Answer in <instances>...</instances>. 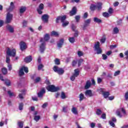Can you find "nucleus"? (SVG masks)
Wrapping results in <instances>:
<instances>
[{
	"mask_svg": "<svg viewBox=\"0 0 128 128\" xmlns=\"http://www.w3.org/2000/svg\"><path fill=\"white\" fill-rule=\"evenodd\" d=\"M44 50H46V42H42L40 45V51L41 54H44Z\"/></svg>",
	"mask_w": 128,
	"mask_h": 128,
	"instance_id": "nucleus-10",
	"label": "nucleus"
},
{
	"mask_svg": "<svg viewBox=\"0 0 128 128\" xmlns=\"http://www.w3.org/2000/svg\"><path fill=\"white\" fill-rule=\"evenodd\" d=\"M40 120V116L36 115L34 116V120H36V122H38Z\"/></svg>",
	"mask_w": 128,
	"mask_h": 128,
	"instance_id": "nucleus-31",
	"label": "nucleus"
},
{
	"mask_svg": "<svg viewBox=\"0 0 128 128\" xmlns=\"http://www.w3.org/2000/svg\"><path fill=\"white\" fill-rule=\"evenodd\" d=\"M108 14H114V9L112 8H110L108 10Z\"/></svg>",
	"mask_w": 128,
	"mask_h": 128,
	"instance_id": "nucleus-47",
	"label": "nucleus"
},
{
	"mask_svg": "<svg viewBox=\"0 0 128 128\" xmlns=\"http://www.w3.org/2000/svg\"><path fill=\"white\" fill-rule=\"evenodd\" d=\"M38 8H39L40 10H44V4H40Z\"/></svg>",
	"mask_w": 128,
	"mask_h": 128,
	"instance_id": "nucleus-58",
	"label": "nucleus"
},
{
	"mask_svg": "<svg viewBox=\"0 0 128 128\" xmlns=\"http://www.w3.org/2000/svg\"><path fill=\"white\" fill-rule=\"evenodd\" d=\"M23 28H26V24H28V22L26 20H24L23 21Z\"/></svg>",
	"mask_w": 128,
	"mask_h": 128,
	"instance_id": "nucleus-59",
	"label": "nucleus"
},
{
	"mask_svg": "<svg viewBox=\"0 0 128 128\" xmlns=\"http://www.w3.org/2000/svg\"><path fill=\"white\" fill-rule=\"evenodd\" d=\"M90 86H92V83H90V81L87 80L86 82V84L84 86L85 90H88V88H90Z\"/></svg>",
	"mask_w": 128,
	"mask_h": 128,
	"instance_id": "nucleus-19",
	"label": "nucleus"
},
{
	"mask_svg": "<svg viewBox=\"0 0 128 128\" xmlns=\"http://www.w3.org/2000/svg\"><path fill=\"white\" fill-rule=\"evenodd\" d=\"M10 56L8 55L6 56V62L7 64H10Z\"/></svg>",
	"mask_w": 128,
	"mask_h": 128,
	"instance_id": "nucleus-39",
	"label": "nucleus"
},
{
	"mask_svg": "<svg viewBox=\"0 0 128 128\" xmlns=\"http://www.w3.org/2000/svg\"><path fill=\"white\" fill-rule=\"evenodd\" d=\"M113 32L114 34H118L120 30L118 28L116 27L113 29Z\"/></svg>",
	"mask_w": 128,
	"mask_h": 128,
	"instance_id": "nucleus-37",
	"label": "nucleus"
},
{
	"mask_svg": "<svg viewBox=\"0 0 128 128\" xmlns=\"http://www.w3.org/2000/svg\"><path fill=\"white\" fill-rule=\"evenodd\" d=\"M120 74V71L118 70V71L116 72L114 74V76H118V74Z\"/></svg>",
	"mask_w": 128,
	"mask_h": 128,
	"instance_id": "nucleus-51",
	"label": "nucleus"
},
{
	"mask_svg": "<svg viewBox=\"0 0 128 128\" xmlns=\"http://www.w3.org/2000/svg\"><path fill=\"white\" fill-rule=\"evenodd\" d=\"M79 75H80V71H78V70L76 69L74 70V73L72 76H71V77L70 78V79L72 82H74V80H76V78H78V76Z\"/></svg>",
	"mask_w": 128,
	"mask_h": 128,
	"instance_id": "nucleus-8",
	"label": "nucleus"
},
{
	"mask_svg": "<svg viewBox=\"0 0 128 128\" xmlns=\"http://www.w3.org/2000/svg\"><path fill=\"white\" fill-rule=\"evenodd\" d=\"M66 16H58L56 19V22H58V20H60L62 22H64V20H66Z\"/></svg>",
	"mask_w": 128,
	"mask_h": 128,
	"instance_id": "nucleus-12",
	"label": "nucleus"
},
{
	"mask_svg": "<svg viewBox=\"0 0 128 128\" xmlns=\"http://www.w3.org/2000/svg\"><path fill=\"white\" fill-rule=\"evenodd\" d=\"M5 84L7 86H10V80H5Z\"/></svg>",
	"mask_w": 128,
	"mask_h": 128,
	"instance_id": "nucleus-32",
	"label": "nucleus"
},
{
	"mask_svg": "<svg viewBox=\"0 0 128 128\" xmlns=\"http://www.w3.org/2000/svg\"><path fill=\"white\" fill-rule=\"evenodd\" d=\"M78 64V62L76 60H73L72 62V66H76V64Z\"/></svg>",
	"mask_w": 128,
	"mask_h": 128,
	"instance_id": "nucleus-61",
	"label": "nucleus"
},
{
	"mask_svg": "<svg viewBox=\"0 0 128 128\" xmlns=\"http://www.w3.org/2000/svg\"><path fill=\"white\" fill-rule=\"evenodd\" d=\"M68 110V106H63L62 112H67Z\"/></svg>",
	"mask_w": 128,
	"mask_h": 128,
	"instance_id": "nucleus-41",
	"label": "nucleus"
},
{
	"mask_svg": "<svg viewBox=\"0 0 128 128\" xmlns=\"http://www.w3.org/2000/svg\"><path fill=\"white\" fill-rule=\"evenodd\" d=\"M40 82V78L37 77L35 80V82Z\"/></svg>",
	"mask_w": 128,
	"mask_h": 128,
	"instance_id": "nucleus-60",
	"label": "nucleus"
},
{
	"mask_svg": "<svg viewBox=\"0 0 128 128\" xmlns=\"http://www.w3.org/2000/svg\"><path fill=\"white\" fill-rule=\"evenodd\" d=\"M24 70L26 74H28V68L24 66L22 67L19 71V76H24Z\"/></svg>",
	"mask_w": 128,
	"mask_h": 128,
	"instance_id": "nucleus-5",
	"label": "nucleus"
},
{
	"mask_svg": "<svg viewBox=\"0 0 128 128\" xmlns=\"http://www.w3.org/2000/svg\"><path fill=\"white\" fill-rule=\"evenodd\" d=\"M12 20V14L8 12L6 14V24H10Z\"/></svg>",
	"mask_w": 128,
	"mask_h": 128,
	"instance_id": "nucleus-7",
	"label": "nucleus"
},
{
	"mask_svg": "<svg viewBox=\"0 0 128 128\" xmlns=\"http://www.w3.org/2000/svg\"><path fill=\"white\" fill-rule=\"evenodd\" d=\"M103 16H104V18H108L110 16V14L106 12H104L102 14Z\"/></svg>",
	"mask_w": 128,
	"mask_h": 128,
	"instance_id": "nucleus-44",
	"label": "nucleus"
},
{
	"mask_svg": "<svg viewBox=\"0 0 128 128\" xmlns=\"http://www.w3.org/2000/svg\"><path fill=\"white\" fill-rule=\"evenodd\" d=\"M68 40H69L71 44H74V42H76V40L74 39V37L69 38Z\"/></svg>",
	"mask_w": 128,
	"mask_h": 128,
	"instance_id": "nucleus-27",
	"label": "nucleus"
},
{
	"mask_svg": "<svg viewBox=\"0 0 128 128\" xmlns=\"http://www.w3.org/2000/svg\"><path fill=\"white\" fill-rule=\"evenodd\" d=\"M50 40V35L48 34H46L44 38H41L40 40V42H48Z\"/></svg>",
	"mask_w": 128,
	"mask_h": 128,
	"instance_id": "nucleus-15",
	"label": "nucleus"
},
{
	"mask_svg": "<svg viewBox=\"0 0 128 128\" xmlns=\"http://www.w3.org/2000/svg\"><path fill=\"white\" fill-rule=\"evenodd\" d=\"M109 124L111 126H112V128H114L116 126V124H114V123L112 120L109 121Z\"/></svg>",
	"mask_w": 128,
	"mask_h": 128,
	"instance_id": "nucleus-48",
	"label": "nucleus"
},
{
	"mask_svg": "<svg viewBox=\"0 0 128 128\" xmlns=\"http://www.w3.org/2000/svg\"><path fill=\"white\" fill-rule=\"evenodd\" d=\"M62 26H64V28H65V26H68V24H70V22H68V21H66L65 22H62Z\"/></svg>",
	"mask_w": 128,
	"mask_h": 128,
	"instance_id": "nucleus-40",
	"label": "nucleus"
},
{
	"mask_svg": "<svg viewBox=\"0 0 128 128\" xmlns=\"http://www.w3.org/2000/svg\"><path fill=\"white\" fill-rule=\"evenodd\" d=\"M32 60V56H26L24 59V62L28 64V62H31V60Z\"/></svg>",
	"mask_w": 128,
	"mask_h": 128,
	"instance_id": "nucleus-18",
	"label": "nucleus"
},
{
	"mask_svg": "<svg viewBox=\"0 0 128 128\" xmlns=\"http://www.w3.org/2000/svg\"><path fill=\"white\" fill-rule=\"evenodd\" d=\"M72 30H73V32L76 31V26H74V24H72Z\"/></svg>",
	"mask_w": 128,
	"mask_h": 128,
	"instance_id": "nucleus-50",
	"label": "nucleus"
},
{
	"mask_svg": "<svg viewBox=\"0 0 128 128\" xmlns=\"http://www.w3.org/2000/svg\"><path fill=\"white\" fill-rule=\"evenodd\" d=\"M120 4V2H115L114 4V6H118Z\"/></svg>",
	"mask_w": 128,
	"mask_h": 128,
	"instance_id": "nucleus-63",
	"label": "nucleus"
},
{
	"mask_svg": "<svg viewBox=\"0 0 128 128\" xmlns=\"http://www.w3.org/2000/svg\"><path fill=\"white\" fill-rule=\"evenodd\" d=\"M85 96H92V90H86L85 92Z\"/></svg>",
	"mask_w": 128,
	"mask_h": 128,
	"instance_id": "nucleus-17",
	"label": "nucleus"
},
{
	"mask_svg": "<svg viewBox=\"0 0 128 128\" xmlns=\"http://www.w3.org/2000/svg\"><path fill=\"white\" fill-rule=\"evenodd\" d=\"M104 96L105 98H108V96H110V92H104L103 93Z\"/></svg>",
	"mask_w": 128,
	"mask_h": 128,
	"instance_id": "nucleus-33",
	"label": "nucleus"
},
{
	"mask_svg": "<svg viewBox=\"0 0 128 128\" xmlns=\"http://www.w3.org/2000/svg\"><path fill=\"white\" fill-rule=\"evenodd\" d=\"M76 14V7H74L72 8V10L70 12V16H74Z\"/></svg>",
	"mask_w": 128,
	"mask_h": 128,
	"instance_id": "nucleus-20",
	"label": "nucleus"
},
{
	"mask_svg": "<svg viewBox=\"0 0 128 128\" xmlns=\"http://www.w3.org/2000/svg\"><path fill=\"white\" fill-rule=\"evenodd\" d=\"M24 94H20L18 95L19 98L20 100H23L24 99Z\"/></svg>",
	"mask_w": 128,
	"mask_h": 128,
	"instance_id": "nucleus-57",
	"label": "nucleus"
},
{
	"mask_svg": "<svg viewBox=\"0 0 128 128\" xmlns=\"http://www.w3.org/2000/svg\"><path fill=\"white\" fill-rule=\"evenodd\" d=\"M19 46H20V50L22 52H24V50H26L28 48V45H26V44L23 41L20 42V43L19 44Z\"/></svg>",
	"mask_w": 128,
	"mask_h": 128,
	"instance_id": "nucleus-6",
	"label": "nucleus"
},
{
	"mask_svg": "<svg viewBox=\"0 0 128 128\" xmlns=\"http://www.w3.org/2000/svg\"><path fill=\"white\" fill-rule=\"evenodd\" d=\"M42 68H44V65H42V64H40L38 66V70H40Z\"/></svg>",
	"mask_w": 128,
	"mask_h": 128,
	"instance_id": "nucleus-56",
	"label": "nucleus"
},
{
	"mask_svg": "<svg viewBox=\"0 0 128 128\" xmlns=\"http://www.w3.org/2000/svg\"><path fill=\"white\" fill-rule=\"evenodd\" d=\"M79 100L80 102H82V100H84V98H86V97L84 96V94L82 93H80L79 94Z\"/></svg>",
	"mask_w": 128,
	"mask_h": 128,
	"instance_id": "nucleus-25",
	"label": "nucleus"
},
{
	"mask_svg": "<svg viewBox=\"0 0 128 128\" xmlns=\"http://www.w3.org/2000/svg\"><path fill=\"white\" fill-rule=\"evenodd\" d=\"M8 94H9V96H10V98H12V96H14V92H11L10 91H8Z\"/></svg>",
	"mask_w": 128,
	"mask_h": 128,
	"instance_id": "nucleus-49",
	"label": "nucleus"
},
{
	"mask_svg": "<svg viewBox=\"0 0 128 128\" xmlns=\"http://www.w3.org/2000/svg\"><path fill=\"white\" fill-rule=\"evenodd\" d=\"M50 18V16L48 15L45 14L42 16V20L44 22H48V18Z\"/></svg>",
	"mask_w": 128,
	"mask_h": 128,
	"instance_id": "nucleus-11",
	"label": "nucleus"
},
{
	"mask_svg": "<svg viewBox=\"0 0 128 128\" xmlns=\"http://www.w3.org/2000/svg\"><path fill=\"white\" fill-rule=\"evenodd\" d=\"M6 54L8 56L14 58L16 54V49L10 50V48H7Z\"/></svg>",
	"mask_w": 128,
	"mask_h": 128,
	"instance_id": "nucleus-2",
	"label": "nucleus"
},
{
	"mask_svg": "<svg viewBox=\"0 0 128 128\" xmlns=\"http://www.w3.org/2000/svg\"><path fill=\"white\" fill-rule=\"evenodd\" d=\"M94 48V50L96 52L97 54H100L102 52V48H100V42H96L95 44Z\"/></svg>",
	"mask_w": 128,
	"mask_h": 128,
	"instance_id": "nucleus-4",
	"label": "nucleus"
},
{
	"mask_svg": "<svg viewBox=\"0 0 128 128\" xmlns=\"http://www.w3.org/2000/svg\"><path fill=\"white\" fill-rule=\"evenodd\" d=\"M53 70H54L55 72H57V74L60 76H62L64 74V70L62 68H59L58 66H54L53 68Z\"/></svg>",
	"mask_w": 128,
	"mask_h": 128,
	"instance_id": "nucleus-1",
	"label": "nucleus"
},
{
	"mask_svg": "<svg viewBox=\"0 0 128 128\" xmlns=\"http://www.w3.org/2000/svg\"><path fill=\"white\" fill-rule=\"evenodd\" d=\"M46 90L48 92H54L60 90L58 87H55L54 85H50L46 87Z\"/></svg>",
	"mask_w": 128,
	"mask_h": 128,
	"instance_id": "nucleus-3",
	"label": "nucleus"
},
{
	"mask_svg": "<svg viewBox=\"0 0 128 128\" xmlns=\"http://www.w3.org/2000/svg\"><path fill=\"white\" fill-rule=\"evenodd\" d=\"M124 98L126 100H128V92H126L124 94Z\"/></svg>",
	"mask_w": 128,
	"mask_h": 128,
	"instance_id": "nucleus-53",
	"label": "nucleus"
},
{
	"mask_svg": "<svg viewBox=\"0 0 128 128\" xmlns=\"http://www.w3.org/2000/svg\"><path fill=\"white\" fill-rule=\"evenodd\" d=\"M94 20L95 22H97L98 24H100V22H102V20L96 17L94 18Z\"/></svg>",
	"mask_w": 128,
	"mask_h": 128,
	"instance_id": "nucleus-26",
	"label": "nucleus"
},
{
	"mask_svg": "<svg viewBox=\"0 0 128 128\" xmlns=\"http://www.w3.org/2000/svg\"><path fill=\"white\" fill-rule=\"evenodd\" d=\"M72 112L74 114H78V109L76 107H72Z\"/></svg>",
	"mask_w": 128,
	"mask_h": 128,
	"instance_id": "nucleus-22",
	"label": "nucleus"
},
{
	"mask_svg": "<svg viewBox=\"0 0 128 128\" xmlns=\"http://www.w3.org/2000/svg\"><path fill=\"white\" fill-rule=\"evenodd\" d=\"M96 8V6L94 4H91V6H90V10H95Z\"/></svg>",
	"mask_w": 128,
	"mask_h": 128,
	"instance_id": "nucleus-30",
	"label": "nucleus"
},
{
	"mask_svg": "<svg viewBox=\"0 0 128 128\" xmlns=\"http://www.w3.org/2000/svg\"><path fill=\"white\" fill-rule=\"evenodd\" d=\"M22 108H24V103H20L19 104L20 110H22Z\"/></svg>",
	"mask_w": 128,
	"mask_h": 128,
	"instance_id": "nucleus-45",
	"label": "nucleus"
},
{
	"mask_svg": "<svg viewBox=\"0 0 128 128\" xmlns=\"http://www.w3.org/2000/svg\"><path fill=\"white\" fill-rule=\"evenodd\" d=\"M14 8V2H11L10 6L8 8V10H9V12H12Z\"/></svg>",
	"mask_w": 128,
	"mask_h": 128,
	"instance_id": "nucleus-24",
	"label": "nucleus"
},
{
	"mask_svg": "<svg viewBox=\"0 0 128 128\" xmlns=\"http://www.w3.org/2000/svg\"><path fill=\"white\" fill-rule=\"evenodd\" d=\"M78 56L80 57L82 56H84V52L82 51H78Z\"/></svg>",
	"mask_w": 128,
	"mask_h": 128,
	"instance_id": "nucleus-46",
	"label": "nucleus"
},
{
	"mask_svg": "<svg viewBox=\"0 0 128 128\" xmlns=\"http://www.w3.org/2000/svg\"><path fill=\"white\" fill-rule=\"evenodd\" d=\"M102 3H98L97 6H96L98 10H102Z\"/></svg>",
	"mask_w": 128,
	"mask_h": 128,
	"instance_id": "nucleus-35",
	"label": "nucleus"
},
{
	"mask_svg": "<svg viewBox=\"0 0 128 128\" xmlns=\"http://www.w3.org/2000/svg\"><path fill=\"white\" fill-rule=\"evenodd\" d=\"M51 36H58V33L56 31H52L51 32Z\"/></svg>",
	"mask_w": 128,
	"mask_h": 128,
	"instance_id": "nucleus-29",
	"label": "nucleus"
},
{
	"mask_svg": "<svg viewBox=\"0 0 128 128\" xmlns=\"http://www.w3.org/2000/svg\"><path fill=\"white\" fill-rule=\"evenodd\" d=\"M61 98L62 100H64L65 98H66V94L64 92H62L61 93Z\"/></svg>",
	"mask_w": 128,
	"mask_h": 128,
	"instance_id": "nucleus-38",
	"label": "nucleus"
},
{
	"mask_svg": "<svg viewBox=\"0 0 128 128\" xmlns=\"http://www.w3.org/2000/svg\"><path fill=\"white\" fill-rule=\"evenodd\" d=\"M18 124L19 128H24V122H18Z\"/></svg>",
	"mask_w": 128,
	"mask_h": 128,
	"instance_id": "nucleus-36",
	"label": "nucleus"
},
{
	"mask_svg": "<svg viewBox=\"0 0 128 128\" xmlns=\"http://www.w3.org/2000/svg\"><path fill=\"white\" fill-rule=\"evenodd\" d=\"M84 62V59H80L78 62V66H80Z\"/></svg>",
	"mask_w": 128,
	"mask_h": 128,
	"instance_id": "nucleus-43",
	"label": "nucleus"
},
{
	"mask_svg": "<svg viewBox=\"0 0 128 128\" xmlns=\"http://www.w3.org/2000/svg\"><path fill=\"white\" fill-rule=\"evenodd\" d=\"M120 110H122V112L124 114H126V110L124 108H120V109L117 110L116 111V114L119 116V118H122V116L120 114Z\"/></svg>",
	"mask_w": 128,
	"mask_h": 128,
	"instance_id": "nucleus-9",
	"label": "nucleus"
},
{
	"mask_svg": "<svg viewBox=\"0 0 128 128\" xmlns=\"http://www.w3.org/2000/svg\"><path fill=\"white\" fill-rule=\"evenodd\" d=\"M46 94V90L44 88H42L40 92L38 94V98H42L44 96V94Z\"/></svg>",
	"mask_w": 128,
	"mask_h": 128,
	"instance_id": "nucleus-14",
	"label": "nucleus"
},
{
	"mask_svg": "<svg viewBox=\"0 0 128 128\" xmlns=\"http://www.w3.org/2000/svg\"><path fill=\"white\" fill-rule=\"evenodd\" d=\"M90 22H92V20L90 19H88L84 21L83 30H86V28L90 26Z\"/></svg>",
	"mask_w": 128,
	"mask_h": 128,
	"instance_id": "nucleus-13",
	"label": "nucleus"
},
{
	"mask_svg": "<svg viewBox=\"0 0 128 128\" xmlns=\"http://www.w3.org/2000/svg\"><path fill=\"white\" fill-rule=\"evenodd\" d=\"M102 82V79L98 78V84H100V82Z\"/></svg>",
	"mask_w": 128,
	"mask_h": 128,
	"instance_id": "nucleus-64",
	"label": "nucleus"
},
{
	"mask_svg": "<svg viewBox=\"0 0 128 128\" xmlns=\"http://www.w3.org/2000/svg\"><path fill=\"white\" fill-rule=\"evenodd\" d=\"M2 72L3 74H8V69L6 68H2Z\"/></svg>",
	"mask_w": 128,
	"mask_h": 128,
	"instance_id": "nucleus-34",
	"label": "nucleus"
},
{
	"mask_svg": "<svg viewBox=\"0 0 128 128\" xmlns=\"http://www.w3.org/2000/svg\"><path fill=\"white\" fill-rule=\"evenodd\" d=\"M80 16H75V19L77 22H78V20H80Z\"/></svg>",
	"mask_w": 128,
	"mask_h": 128,
	"instance_id": "nucleus-54",
	"label": "nucleus"
},
{
	"mask_svg": "<svg viewBox=\"0 0 128 128\" xmlns=\"http://www.w3.org/2000/svg\"><path fill=\"white\" fill-rule=\"evenodd\" d=\"M122 24V19L119 20L117 22V24H118V26H120V24Z\"/></svg>",
	"mask_w": 128,
	"mask_h": 128,
	"instance_id": "nucleus-52",
	"label": "nucleus"
},
{
	"mask_svg": "<svg viewBox=\"0 0 128 128\" xmlns=\"http://www.w3.org/2000/svg\"><path fill=\"white\" fill-rule=\"evenodd\" d=\"M62 44H64V39L60 40V42L57 44V46L58 48H60L62 47Z\"/></svg>",
	"mask_w": 128,
	"mask_h": 128,
	"instance_id": "nucleus-21",
	"label": "nucleus"
},
{
	"mask_svg": "<svg viewBox=\"0 0 128 128\" xmlns=\"http://www.w3.org/2000/svg\"><path fill=\"white\" fill-rule=\"evenodd\" d=\"M26 10V6H22L20 8V14H24Z\"/></svg>",
	"mask_w": 128,
	"mask_h": 128,
	"instance_id": "nucleus-23",
	"label": "nucleus"
},
{
	"mask_svg": "<svg viewBox=\"0 0 128 128\" xmlns=\"http://www.w3.org/2000/svg\"><path fill=\"white\" fill-rule=\"evenodd\" d=\"M102 110H100V109H97L96 111V114H98V116H100L102 114Z\"/></svg>",
	"mask_w": 128,
	"mask_h": 128,
	"instance_id": "nucleus-42",
	"label": "nucleus"
},
{
	"mask_svg": "<svg viewBox=\"0 0 128 128\" xmlns=\"http://www.w3.org/2000/svg\"><path fill=\"white\" fill-rule=\"evenodd\" d=\"M54 62H55V64H57V66L60 64V59L58 58H56Z\"/></svg>",
	"mask_w": 128,
	"mask_h": 128,
	"instance_id": "nucleus-28",
	"label": "nucleus"
},
{
	"mask_svg": "<svg viewBox=\"0 0 128 128\" xmlns=\"http://www.w3.org/2000/svg\"><path fill=\"white\" fill-rule=\"evenodd\" d=\"M102 60H106V58H108V56H106V55L105 54H102Z\"/></svg>",
	"mask_w": 128,
	"mask_h": 128,
	"instance_id": "nucleus-62",
	"label": "nucleus"
},
{
	"mask_svg": "<svg viewBox=\"0 0 128 128\" xmlns=\"http://www.w3.org/2000/svg\"><path fill=\"white\" fill-rule=\"evenodd\" d=\"M6 28L8 30H9L10 32H11L12 34V32H14V27H12V26H10V24H8L6 26Z\"/></svg>",
	"mask_w": 128,
	"mask_h": 128,
	"instance_id": "nucleus-16",
	"label": "nucleus"
},
{
	"mask_svg": "<svg viewBox=\"0 0 128 128\" xmlns=\"http://www.w3.org/2000/svg\"><path fill=\"white\" fill-rule=\"evenodd\" d=\"M42 9L37 8V12L39 14H42Z\"/></svg>",
	"mask_w": 128,
	"mask_h": 128,
	"instance_id": "nucleus-55",
	"label": "nucleus"
}]
</instances>
